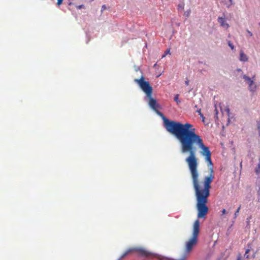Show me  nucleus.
Listing matches in <instances>:
<instances>
[{"mask_svg":"<svg viewBox=\"0 0 260 260\" xmlns=\"http://www.w3.org/2000/svg\"><path fill=\"white\" fill-rule=\"evenodd\" d=\"M164 127L174 135L180 144L181 152L188 153L185 158L189 169L197 199L198 218H205L208 212L206 205L210 196L211 184L214 178L211 153L196 133L194 126L183 124L164 117Z\"/></svg>","mask_w":260,"mask_h":260,"instance_id":"nucleus-1","label":"nucleus"},{"mask_svg":"<svg viewBox=\"0 0 260 260\" xmlns=\"http://www.w3.org/2000/svg\"><path fill=\"white\" fill-rule=\"evenodd\" d=\"M134 81L137 83L141 88V89L145 93L147 97L148 98L149 101L148 104L149 106L154 111L162 117H165L163 114L158 111V109L159 108V105L157 103L155 99L152 97V87L150 85L148 81H145V78L143 76H142L140 79H135Z\"/></svg>","mask_w":260,"mask_h":260,"instance_id":"nucleus-2","label":"nucleus"},{"mask_svg":"<svg viewBox=\"0 0 260 260\" xmlns=\"http://www.w3.org/2000/svg\"><path fill=\"white\" fill-rule=\"evenodd\" d=\"M200 233V221L197 219L193 225V231L191 237L185 243V251L190 252L193 247L197 245Z\"/></svg>","mask_w":260,"mask_h":260,"instance_id":"nucleus-3","label":"nucleus"},{"mask_svg":"<svg viewBox=\"0 0 260 260\" xmlns=\"http://www.w3.org/2000/svg\"><path fill=\"white\" fill-rule=\"evenodd\" d=\"M137 252L141 256L145 257H148L152 255V253L143 248H132L127 249L121 256L120 258H124L125 256L133 252Z\"/></svg>","mask_w":260,"mask_h":260,"instance_id":"nucleus-4","label":"nucleus"},{"mask_svg":"<svg viewBox=\"0 0 260 260\" xmlns=\"http://www.w3.org/2000/svg\"><path fill=\"white\" fill-rule=\"evenodd\" d=\"M243 78L244 79L246 83L248 85L249 89L250 91L254 92L257 88L256 85L254 83V81L250 77L246 75H244Z\"/></svg>","mask_w":260,"mask_h":260,"instance_id":"nucleus-5","label":"nucleus"},{"mask_svg":"<svg viewBox=\"0 0 260 260\" xmlns=\"http://www.w3.org/2000/svg\"><path fill=\"white\" fill-rule=\"evenodd\" d=\"M218 21L222 27L226 28L229 27V25L226 22V20L224 18L219 17L218 18Z\"/></svg>","mask_w":260,"mask_h":260,"instance_id":"nucleus-6","label":"nucleus"},{"mask_svg":"<svg viewBox=\"0 0 260 260\" xmlns=\"http://www.w3.org/2000/svg\"><path fill=\"white\" fill-rule=\"evenodd\" d=\"M248 58L242 50L240 51L239 60L241 61H247Z\"/></svg>","mask_w":260,"mask_h":260,"instance_id":"nucleus-7","label":"nucleus"},{"mask_svg":"<svg viewBox=\"0 0 260 260\" xmlns=\"http://www.w3.org/2000/svg\"><path fill=\"white\" fill-rule=\"evenodd\" d=\"M241 207V206L240 205V206L238 208L236 211L235 212V214H234V218H236L238 216L239 212L240 210Z\"/></svg>","mask_w":260,"mask_h":260,"instance_id":"nucleus-8","label":"nucleus"},{"mask_svg":"<svg viewBox=\"0 0 260 260\" xmlns=\"http://www.w3.org/2000/svg\"><path fill=\"white\" fill-rule=\"evenodd\" d=\"M228 45L231 48L232 50H234L235 46L230 41H228Z\"/></svg>","mask_w":260,"mask_h":260,"instance_id":"nucleus-9","label":"nucleus"},{"mask_svg":"<svg viewBox=\"0 0 260 260\" xmlns=\"http://www.w3.org/2000/svg\"><path fill=\"white\" fill-rule=\"evenodd\" d=\"M257 128L258 131V135L260 136V121H257Z\"/></svg>","mask_w":260,"mask_h":260,"instance_id":"nucleus-10","label":"nucleus"},{"mask_svg":"<svg viewBox=\"0 0 260 260\" xmlns=\"http://www.w3.org/2000/svg\"><path fill=\"white\" fill-rule=\"evenodd\" d=\"M179 95L176 94L174 98V101L176 102L177 103H179L180 102V101L179 100Z\"/></svg>","mask_w":260,"mask_h":260,"instance_id":"nucleus-11","label":"nucleus"},{"mask_svg":"<svg viewBox=\"0 0 260 260\" xmlns=\"http://www.w3.org/2000/svg\"><path fill=\"white\" fill-rule=\"evenodd\" d=\"M249 251H250V249H247V250H246V251H245V253L244 256H245V257L246 258H249V255L247 254H248V253Z\"/></svg>","mask_w":260,"mask_h":260,"instance_id":"nucleus-12","label":"nucleus"},{"mask_svg":"<svg viewBox=\"0 0 260 260\" xmlns=\"http://www.w3.org/2000/svg\"><path fill=\"white\" fill-rule=\"evenodd\" d=\"M255 172L257 174L259 172H260V164L259 163L258 164V166L255 169Z\"/></svg>","mask_w":260,"mask_h":260,"instance_id":"nucleus-13","label":"nucleus"},{"mask_svg":"<svg viewBox=\"0 0 260 260\" xmlns=\"http://www.w3.org/2000/svg\"><path fill=\"white\" fill-rule=\"evenodd\" d=\"M168 54H170V49L167 50V51L165 52V53L162 56V57H164L166 56V55Z\"/></svg>","mask_w":260,"mask_h":260,"instance_id":"nucleus-14","label":"nucleus"},{"mask_svg":"<svg viewBox=\"0 0 260 260\" xmlns=\"http://www.w3.org/2000/svg\"><path fill=\"white\" fill-rule=\"evenodd\" d=\"M106 9V6L105 5H104L102 7L101 11L102 12H103Z\"/></svg>","mask_w":260,"mask_h":260,"instance_id":"nucleus-15","label":"nucleus"},{"mask_svg":"<svg viewBox=\"0 0 260 260\" xmlns=\"http://www.w3.org/2000/svg\"><path fill=\"white\" fill-rule=\"evenodd\" d=\"M62 1L63 0H57V5L58 6H60L61 4V3H62Z\"/></svg>","mask_w":260,"mask_h":260,"instance_id":"nucleus-16","label":"nucleus"},{"mask_svg":"<svg viewBox=\"0 0 260 260\" xmlns=\"http://www.w3.org/2000/svg\"><path fill=\"white\" fill-rule=\"evenodd\" d=\"M77 9H81L82 8H84V6L83 5H79L77 7Z\"/></svg>","mask_w":260,"mask_h":260,"instance_id":"nucleus-17","label":"nucleus"},{"mask_svg":"<svg viewBox=\"0 0 260 260\" xmlns=\"http://www.w3.org/2000/svg\"><path fill=\"white\" fill-rule=\"evenodd\" d=\"M199 114L200 116L202 117L203 121L204 122L205 117L203 116V115L201 113L200 111H199Z\"/></svg>","mask_w":260,"mask_h":260,"instance_id":"nucleus-18","label":"nucleus"},{"mask_svg":"<svg viewBox=\"0 0 260 260\" xmlns=\"http://www.w3.org/2000/svg\"><path fill=\"white\" fill-rule=\"evenodd\" d=\"M222 215L225 214L226 213V211L225 209H223L221 211Z\"/></svg>","mask_w":260,"mask_h":260,"instance_id":"nucleus-19","label":"nucleus"},{"mask_svg":"<svg viewBox=\"0 0 260 260\" xmlns=\"http://www.w3.org/2000/svg\"><path fill=\"white\" fill-rule=\"evenodd\" d=\"M190 10H189L188 11L185 12V14H186V16L187 17H188V16L190 14Z\"/></svg>","mask_w":260,"mask_h":260,"instance_id":"nucleus-20","label":"nucleus"},{"mask_svg":"<svg viewBox=\"0 0 260 260\" xmlns=\"http://www.w3.org/2000/svg\"><path fill=\"white\" fill-rule=\"evenodd\" d=\"M247 32H248V34L250 36H252V34L251 31H250L249 30H247Z\"/></svg>","mask_w":260,"mask_h":260,"instance_id":"nucleus-21","label":"nucleus"},{"mask_svg":"<svg viewBox=\"0 0 260 260\" xmlns=\"http://www.w3.org/2000/svg\"><path fill=\"white\" fill-rule=\"evenodd\" d=\"M185 84L186 86H188L189 85V81L188 80L185 81Z\"/></svg>","mask_w":260,"mask_h":260,"instance_id":"nucleus-22","label":"nucleus"},{"mask_svg":"<svg viewBox=\"0 0 260 260\" xmlns=\"http://www.w3.org/2000/svg\"><path fill=\"white\" fill-rule=\"evenodd\" d=\"M215 111L216 114L217 115L218 114V111H217L216 108L215 109Z\"/></svg>","mask_w":260,"mask_h":260,"instance_id":"nucleus-23","label":"nucleus"},{"mask_svg":"<svg viewBox=\"0 0 260 260\" xmlns=\"http://www.w3.org/2000/svg\"><path fill=\"white\" fill-rule=\"evenodd\" d=\"M72 4V3L71 2L69 4V5H71Z\"/></svg>","mask_w":260,"mask_h":260,"instance_id":"nucleus-24","label":"nucleus"},{"mask_svg":"<svg viewBox=\"0 0 260 260\" xmlns=\"http://www.w3.org/2000/svg\"><path fill=\"white\" fill-rule=\"evenodd\" d=\"M229 1H230V2H231V1H232V0H229Z\"/></svg>","mask_w":260,"mask_h":260,"instance_id":"nucleus-25","label":"nucleus"},{"mask_svg":"<svg viewBox=\"0 0 260 260\" xmlns=\"http://www.w3.org/2000/svg\"><path fill=\"white\" fill-rule=\"evenodd\" d=\"M259 25H260V23H259Z\"/></svg>","mask_w":260,"mask_h":260,"instance_id":"nucleus-26","label":"nucleus"}]
</instances>
